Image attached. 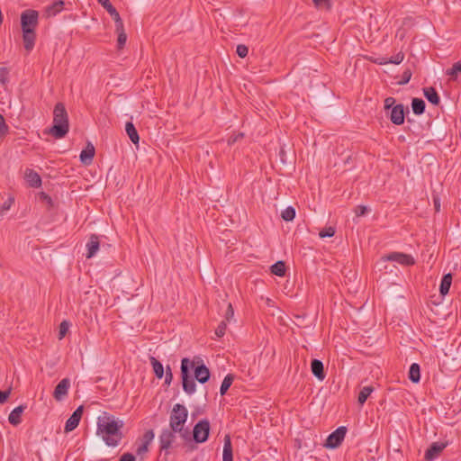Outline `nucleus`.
<instances>
[{
	"label": "nucleus",
	"mask_w": 461,
	"mask_h": 461,
	"mask_svg": "<svg viewBox=\"0 0 461 461\" xmlns=\"http://www.w3.org/2000/svg\"><path fill=\"white\" fill-rule=\"evenodd\" d=\"M124 422L113 415L104 412L97 418L96 435L100 436L108 447H115L122 441V428Z\"/></svg>",
	"instance_id": "nucleus-1"
},
{
	"label": "nucleus",
	"mask_w": 461,
	"mask_h": 461,
	"mask_svg": "<svg viewBox=\"0 0 461 461\" xmlns=\"http://www.w3.org/2000/svg\"><path fill=\"white\" fill-rule=\"evenodd\" d=\"M194 368V378L201 384H205L210 379V371L204 364L194 367V362L185 357L181 361V379L183 390L187 394H193L196 390L194 379L190 376V370Z\"/></svg>",
	"instance_id": "nucleus-2"
},
{
	"label": "nucleus",
	"mask_w": 461,
	"mask_h": 461,
	"mask_svg": "<svg viewBox=\"0 0 461 461\" xmlns=\"http://www.w3.org/2000/svg\"><path fill=\"white\" fill-rule=\"evenodd\" d=\"M69 130L68 115L64 104L58 103L53 111V125L49 132L56 139H61L67 135Z\"/></svg>",
	"instance_id": "nucleus-3"
},
{
	"label": "nucleus",
	"mask_w": 461,
	"mask_h": 461,
	"mask_svg": "<svg viewBox=\"0 0 461 461\" xmlns=\"http://www.w3.org/2000/svg\"><path fill=\"white\" fill-rule=\"evenodd\" d=\"M188 411L186 408L176 403L174 405L169 418V427L174 431H178L184 438H187V431H184V425L186 422Z\"/></svg>",
	"instance_id": "nucleus-4"
},
{
	"label": "nucleus",
	"mask_w": 461,
	"mask_h": 461,
	"mask_svg": "<svg viewBox=\"0 0 461 461\" xmlns=\"http://www.w3.org/2000/svg\"><path fill=\"white\" fill-rule=\"evenodd\" d=\"M210 434V422L207 419L199 420L194 427L193 438L196 443H203Z\"/></svg>",
	"instance_id": "nucleus-5"
},
{
	"label": "nucleus",
	"mask_w": 461,
	"mask_h": 461,
	"mask_svg": "<svg viewBox=\"0 0 461 461\" xmlns=\"http://www.w3.org/2000/svg\"><path fill=\"white\" fill-rule=\"evenodd\" d=\"M346 433H347V428L345 426L339 427L336 430H334L332 433H330L328 436L324 446L327 448H331V449L339 447L341 445V443L346 436Z\"/></svg>",
	"instance_id": "nucleus-6"
},
{
	"label": "nucleus",
	"mask_w": 461,
	"mask_h": 461,
	"mask_svg": "<svg viewBox=\"0 0 461 461\" xmlns=\"http://www.w3.org/2000/svg\"><path fill=\"white\" fill-rule=\"evenodd\" d=\"M39 14L35 10L28 9L21 14V26L22 30L31 29L35 31L38 25Z\"/></svg>",
	"instance_id": "nucleus-7"
},
{
	"label": "nucleus",
	"mask_w": 461,
	"mask_h": 461,
	"mask_svg": "<svg viewBox=\"0 0 461 461\" xmlns=\"http://www.w3.org/2000/svg\"><path fill=\"white\" fill-rule=\"evenodd\" d=\"M176 433L171 428L164 429L159 435V448L160 451H165L166 455L168 454L167 450L171 447L172 443L176 438Z\"/></svg>",
	"instance_id": "nucleus-8"
},
{
	"label": "nucleus",
	"mask_w": 461,
	"mask_h": 461,
	"mask_svg": "<svg viewBox=\"0 0 461 461\" xmlns=\"http://www.w3.org/2000/svg\"><path fill=\"white\" fill-rule=\"evenodd\" d=\"M382 259L384 261H394L402 266H412L415 264V260L411 255L402 252H392L384 256Z\"/></svg>",
	"instance_id": "nucleus-9"
},
{
	"label": "nucleus",
	"mask_w": 461,
	"mask_h": 461,
	"mask_svg": "<svg viewBox=\"0 0 461 461\" xmlns=\"http://www.w3.org/2000/svg\"><path fill=\"white\" fill-rule=\"evenodd\" d=\"M447 442H433L425 452V460H434L441 454V452L447 447Z\"/></svg>",
	"instance_id": "nucleus-10"
},
{
	"label": "nucleus",
	"mask_w": 461,
	"mask_h": 461,
	"mask_svg": "<svg viewBox=\"0 0 461 461\" xmlns=\"http://www.w3.org/2000/svg\"><path fill=\"white\" fill-rule=\"evenodd\" d=\"M70 387V381L68 378L62 379L55 387L53 392V397L57 401H62L68 393Z\"/></svg>",
	"instance_id": "nucleus-11"
},
{
	"label": "nucleus",
	"mask_w": 461,
	"mask_h": 461,
	"mask_svg": "<svg viewBox=\"0 0 461 461\" xmlns=\"http://www.w3.org/2000/svg\"><path fill=\"white\" fill-rule=\"evenodd\" d=\"M404 105L400 104L392 108L390 120L393 124L401 125L404 122Z\"/></svg>",
	"instance_id": "nucleus-12"
},
{
	"label": "nucleus",
	"mask_w": 461,
	"mask_h": 461,
	"mask_svg": "<svg viewBox=\"0 0 461 461\" xmlns=\"http://www.w3.org/2000/svg\"><path fill=\"white\" fill-rule=\"evenodd\" d=\"M36 34L35 31L31 29L23 30V41L24 48L27 51H31L35 44Z\"/></svg>",
	"instance_id": "nucleus-13"
},
{
	"label": "nucleus",
	"mask_w": 461,
	"mask_h": 461,
	"mask_svg": "<svg viewBox=\"0 0 461 461\" xmlns=\"http://www.w3.org/2000/svg\"><path fill=\"white\" fill-rule=\"evenodd\" d=\"M100 246L99 237L95 234H92L86 243L87 254L86 258H93L98 251Z\"/></svg>",
	"instance_id": "nucleus-14"
},
{
	"label": "nucleus",
	"mask_w": 461,
	"mask_h": 461,
	"mask_svg": "<svg viewBox=\"0 0 461 461\" xmlns=\"http://www.w3.org/2000/svg\"><path fill=\"white\" fill-rule=\"evenodd\" d=\"M311 371L312 375L320 381L325 379L323 363L319 359H313L311 363Z\"/></svg>",
	"instance_id": "nucleus-15"
},
{
	"label": "nucleus",
	"mask_w": 461,
	"mask_h": 461,
	"mask_svg": "<svg viewBox=\"0 0 461 461\" xmlns=\"http://www.w3.org/2000/svg\"><path fill=\"white\" fill-rule=\"evenodd\" d=\"M95 152V147L91 143H88L86 148L80 153L81 162L85 165H90L93 161Z\"/></svg>",
	"instance_id": "nucleus-16"
},
{
	"label": "nucleus",
	"mask_w": 461,
	"mask_h": 461,
	"mask_svg": "<svg viewBox=\"0 0 461 461\" xmlns=\"http://www.w3.org/2000/svg\"><path fill=\"white\" fill-rule=\"evenodd\" d=\"M24 410V405H19L15 407L9 414L8 421L14 426L19 425L22 422L21 414L23 412Z\"/></svg>",
	"instance_id": "nucleus-17"
},
{
	"label": "nucleus",
	"mask_w": 461,
	"mask_h": 461,
	"mask_svg": "<svg viewBox=\"0 0 461 461\" xmlns=\"http://www.w3.org/2000/svg\"><path fill=\"white\" fill-rule=\"evenodd\" d=\"M223 461H233L232 445L230 435H225L223 444Z\"/></svg>",
	"instance_id": "nucleus-18"
},
{
	"label": "nucleus",
	"mask_w": 461,
	"mask_h": 461,
	"mask_svg": "<svg viewBox=\"0 0 461 461\" xmlns=\"http://www.w3.org/2000/svg\"><path fill=\"white\" fill-rule=\"evenodd\" d=\"M423 95L426 99L434 105H438L440 103V98L435 90L434 87H425L423 88Z\"/></svg>",
	"instance_id": "nucleus-19"
},
{
	"label": "nucleus",
	"mask_w": 461,
	"mask_h": 461,
	"mask_svg": "<svg viewBox=\"0 0 461 461\" xmlns=\"http://www.w3.org/2000/svg\"><path fill=\"white\" fill-rule=\"evenodd\" d=\"M64 5V2L61 0L54 2L52 5L45 8V15L47 17L57 15L63 10Z\"/></svg>",
	"instance_id": "nucleus-20"
},
{
	"label": "nucleus",
	"mask_w": 461,
	"mask_h": 461,
	"mask_svg": "<svg viewBox=\"0 0 461 461\" xmlns=\"http://www.w3.org/2000/svg\"><path fill=\"white\" fill-rule=\"evenodd\" d=\"M452 283V275L450 273L443 276L439 286V292L441 295L448 294Z\"/></svg>",
	"instance_id": "nucleus-21"
},
{
	"label": "nucleus",
	"mask_w": 461,
	"mask_h": 461,
	"mask_svg": "<svg viewBox=\"0 0 461 461\" xmlns=\"http://www.w3.org/2000/svg\"><path fill=\"white\" fill-rule=\"evenodd\" d=\"M125 131L132 143L138 144L140 137L134 124L131 122H126Z\"/></svg>",
	"instance_id": "nucleus-22"
},
{
	"label": "nucleus",
	"mask_w": 461,
	"mask_h": 461,
	"mask_svg": "<svg viewBox=\"0 0 461 461\" xmlns=\"http://www.w3.org/2000/svg\"><path fill=\"white\" fill-rule=\"evenodd\" d=\"M149 361L152 366L153 371L155 375L161 379L164 376V367L163 365L155 357H149Z\"/></svg>",
	"instance_id": "nucleus-23"
},
{
	"label": "nucleus",
	"mask_w": 461,
	"mask_h": 461,
	"mask_svg": "<svg viewBox=\"0 0 461 461\" xmlns=\"http://www.w3.org/2000/svg\"><path fill=\"white\" fill-rule=\"evenodd\" d=\"M409 379L412 383H415V384L420 381V368L419 364L413 363V364L411 365L410 370H409Z\"/></svg>",
	"instance_id": "nucleus-24"
},
{
	"label": "nucleus",
	"mask_w": 461,
	"mask_h": 461,
	"mask_svg": "<svg viewBox=\"0 0 461 461\" xmlns=\"http://www.w3.org/2000/svg\"><path fill=\"white\" fill-rule=\"evenodd\" d=\"M425 102L420 98H413L411 101V108L415 114L420 115L425 111Z\"/></svg>",
	"instance_id": "nucleus-25"
},
{
	"label": "nucleus",
	"mask_w": 461,
	"mask_h": 461,
	"mask_svg": "<svg viewBox=\"0 0 461 461\" xmlns=\"http://www.w3.org/2000/svg\"><path fill=\"white\" fill-rule=\"evenodd\" d=\"M24 179L29 186L40 187L41 185V175H24Z\"/></svg>",
	"instance_id": "nucleus-26"
},
{
	"label": "nucleus",
	"mask_w": 461,
	"mask_h": 461,
	"mask_svg": "<svg viewBox=\"0 0 461 461\" xmlns=\"http://www.w3.org/2000/svg\"><path fill=\"white\" fill-rule=\"evenodd\" d=\"M271 273L278 276H284L285 275V264L284 261H277L274 265L271 266Z\"/></svg>",
	"instance_id": "nucleus-27"
},
{
	"label": "nucleus",
	"mask_w": 461,
	"mask_h": 461,
	"mask_svg": "<svg viewBox=\"0 0 461 461\" xmlns=\"http://www.w3.org/2000/svg\"><path fill=\"white\" fill-rule=\"evenodd\" d=\"M374 391V388L372 386H365L361 389V391L359 392V394H358V397H357V402L359 404H364L366 402V401L367 400V398L369 397V395L373 393Z\"/></svg>",
	"instance_id": "nucleus-28"
},
{
	"label": "nucleus",
	"mask_w": 461,
	"mask_h": 461,
	"mask_svg": "<svg viewBox=\"0 0 461 461\" xmlns=\"http://www.w3.org/2000/svg\"><path fill=\"white\" fill-rule=\"evenodd\" d=\"M233 380H234V376L231 374H229L224 377V379L221 384V388H220L221 395H224L227 393V391L232 384Z\"/></svg>",
	"instance_id": "nucleus-29"
},
{
	"label": "nucleus",
	"mask_w": 461,
	"mask_h": 461,
	"mask_svg": "<svg viewBox=\"0 0 461 461\" xmlns=\"http://www.w3.org/2000/svg\"><path fill=\"white\" fill-rule=\"evenodd\" d=\"M15 198L13 194H9L7 200L0 206V218L8 212L14 203Z\"/></svg>",
	"instance_id": "nucleus-30"
},
{
	"label": "nucleus",
	"mask_w": 461,
	"mask_h": 461,
	"mask_svg": "<svg viewBox=\"0 0 461 461\" xmlns=\"http://www.w3.org/2000/svg\"><path fill=\"white\" fill-rule=\"evenodd\" d=\"M281 217L285 221H293L295 217V209L293 206L286 207L281 212Z\"/></svg>",
	"instance_id": "nucleus-31"
},
{
	"label": "nucleus",
	"mask_w": 461,
	"mask_h": 461,
	"mask_svg": "<svg viewBox=\"0 0 461 461\" xmlns=\"http://www.w3.org/2000/svg\"><path fill=\"white\" fill-rule=\"evenodd\" d=\"M79 421L80 420L71 415L66 421L65 431L69 432L74 430L78 426Z\"/></svg>",
	"instance_id": "nucleus-32"
},
{
	"label": "nucleus",
	"mask_w": 461,
	"mask_h": 461,
	"mask_svg": "<svg viewBox=\"0 0 461 461\" xmlns=\"http://www.w3.org/2000/svg\"><path fill=\"white\" fill-rule=\"evenodd\" d=\"M98 3L109 13L111 16L115 15L117 10L109 0H97Z\"/></svg>",
	"instance_id": "nucleus-33"
},
{
	"label": "nucleus",
	"mask_w": 461,
	"mask_h": 461,
	"mask_svg": "<svg viewBox=\"0 0 461 461\" xmlns=\"http://www.w3.org/2000/svg\"><path fill=\"white\" fill-rule=\"evenodd\" d=\"M112 17L115 23V32H124L123 22L119 13H116L115 15H113Z\"/></svg>",
	"instance_id": "nucleus-34"
},
{
	"label": "nucleus",
	"mask_w": 461,
	"mask_h": 461,
	"mask_svg": "<svg viewBox=\"0 0 461 461\" xmlns=\"http://www.w3.org/2000/svg\"><path fill=\"white\" fill-rule=\"evenodd\" d=\"M457 73H461V61L456 62L451 68L447 70V74L450 77H456Z\"/></svg>",
	"instance_id": "nucleus-35"
},
{
	"label": "nucleus",
	"mask_w": 461,
	"mask_h": 461,
	"mask_svg": "<svg viewBox=\"0 0 461 461\" xmlns=\"http://www.w3.org/2000/svg\"><path fill=\"white\" fill-rule=\"evenodd\" d=\"M68 328H69V323L67 321H63L59 324V339H63L66 336V334L68 330Z\"/></svg>",
	"instance_id": "nucleus-36"
},
{
	"label": "nucleus",
	"mask_w": 461,
	"mask_h": 461,
	"mask_svg": "<svg viewBox=\"0 0 461 461\" xmlns=\"http://www.w3.org/2000/svg\"><path fill=\"white\" fill-rule=\"evenodd\" d=\"M38 199L43 203H46L50 208L53 205L51 197L45 192H40L38 194Z\"/></svg>",
	"instance_id": "nucleus-37"
},
{
	"label": "nucleus",
	"mask_w": 461,
	"mask_h": 461,
	"mask_svg": "<svg viewBox=\"0 0 461 461\" xmlns=\"http://www.w3.org/2000/svg\"><path fill=\"white\" fill-rule=\"evenodd\" d=\"M118 34V39H117V46H118V49H122L126 43V41H127V35L125 33V32H116Z\"/></svg>",
	"instance_id": "nucleus-38"
},
{
	"label": "nucleus",
	"mask_w": 461,
	"mask_h": 461,
	"mask_svg": "<svg viewBox=\"0 0 461 461\" xmlns=\"http://www.w3.org/2000/svg\"><path fill=\"white\" fill-rule=\"evenodd\" d=\"M335 234V229L333 227H328L320 231L319 236L321 238H330Z\"/></svg>",
	"instance_id": "nucleus-39"
},
{
	"label": "nucleus",
	"mask_w": 461,
	"mask_h": 461,
	"mask_svg": "<svg viewBox=\"0 0 461 461\" xmlns=\"http://www.w3.org/2000/svg\"><path fill=\"white\" fill-rule=\"evenodd\" d=\"M227 329V323L225 321H222L219 323L218 327L215 330V334L217 337H222L224 336Z\"/></svg>",
	"instance_id": "nucleus-40"
},
{
	"label": "nucleus",
	"mask_w": 461,
	"mask_h": 461,
	"mask_svg": "<svg viewBox=\"0 0 461 461\" xmlns=\"http://www.w3.org/2000/svg\"><path fill=\"white\" fill-rule=\"evenodd\" d=\"M236 52L239 55V57L245 58V57H247V55L249 53V48L246 45L239 44L237 46Z\"/></svg>",
	"instance_id": "nucleus-41"
},
{
	"label": "nucleus",
	"mask_w": 461,
	"mask_h": 461,
	"mask_svg": "<svg viewBox=\"0 0 461 461\" xmlns=\"http://www.w3.org/2000/svg\"><path fill=\"white\" fill-rule=\"evenodd\" d=\"M403 59H404L403 53L402 52H399L395 56H393V57H392L391 59H389V63H393V64L398 65V64L402 62Z\"/></svg>",
	"instance_id": "nucleus-42"
},
{
	"label": "nucleus",
	"mask_w": 461,
	"mask_h": 461,
	"mask_svg": "<svg viewBox=\"0 0 461 461\" xmlns=\"http://www.w3.org/2000/svg\"><path fill=\"white\" fill-rule=\"evenodd\" d=\"M8 131V127L5 123V118L0 114V138L5 136Z\"/></svg>",
	"instance_id": "nucleus-43"
},
{
	"label": "nucleus",
	"mask_w": 461,
	"mask_h": 461,
	"mask_svg": "<svg viewBox=\"0 0 461 461\" xmlns=\"http://www.w3.org/2000/svg\"><path fill=\"white\" fill-rule=\"evenodd\" d=\"M154 438V432L152 429L147 430L143 435V443L149 445Z\"/></svg>",
	"instance_id": "nucleus-44"
},
{
	"label": "nucleus",
	"mask_w": 461,
	"mask_h": 461,
	"mask_svg": "<svg viewBox=\"0 0 461 461\" xmlns=\"http://www.w3.org/2000/svg\"><path fill=\"white\" fill-rule=\"evenodd\" d=\"M224 317L225 321H230L234 317V310L230 303L228 304Z\"/></svg>",
	"instance_id": "nucleus-45"
},
{
	"label": "nucleus",
	"mask_w": 461,
	"mask_h": 461,
	"mask_svg": "<svg viewBox=\"0 0 461 461\" xmlns=\"http://www.w3.org/2000/svg\"><path fill=\"white\" fill-rule=\"evenodd\" d=\"M11 392H12L11 388H9L5 391H0V404L5 403L8 400V398L11 394Z\"/></svg>",
	"instance_id": "nucleus-46"
},
{
	"label": "nucleus",
	"mask_w": 461,
	"mask_h": 461,
	"mask_svg": "<svg viewBox=\"0 0 461 461\" xmlns=\"http://www.w3.org/2000/svg\"><path fill=\"white\" fill-rule=\"evenodd\" d=\"M173 380V374L171 372V368L169 366H167V370L165 373V384H170Z\"/></svg>",
	"instance_id": "nucleus-47"
},
{
	"label": "nucleus",
	"mask_w": 461,
	"mask_h": 461,
	"mask_svg": "<svg viewBox=\"0 0 461 461\" xmlns=\"http://www.w3.org/2000/svg\"><path fill=\"white\" fill-rule=\"evenodd\" d=\"M317 7L330 8V0H312Z\"/></svg>",
	"instance_id": "nucleus-48"
},
{
	"label": "nucleus",
	"mask_w": 461,
	"mask_h": 461,
	"mask_svg": "<svg viewBox=\"0 0 461 461\" xmlns=\"http://www.w3.org/2000/svg\"><path fill=\"white\" fill-rule=\"evenodd\" d=\"M367 207L365 205H357L355 209V213L357 216H363L366 213Z\"/></svg>",
	"instance_id": "nucleus-49"
},
{
	"label": "nucleus",
	"mask_w": 461,
	"mask_h": 461,
	"mask_svg": "<svg viewBox=\"0 0 461 461\" xmlns=\"http://www.w3.org/2000/svg\"><path fill=\"white\" fill-rule=\"evenodd\" d=\"M118 461H136V458L131 453H124Z\"/></svg>",
	"instance_id": "nucleus-50"
},
{
	"label": "nucleus",
	"mask_w": 461,
	"mask_h": 461,
	"mask_svg": "<svg viewBox=\"0 0 461 461\" xmlns=\"http://www.w3.org/2000/svg\"><path fill=\"white\" fill-rule=\"evenodd\" d=\"M148 450H149V445L147 443H143L142 442V444L138 447L136 452H137L138 455H142V454L147 453Z\"/></svg>",
	"instance_id": "nucleus-51"
},
{
	"label": "nucleus",
	"mask_w": 461,
	"mask_h": 461,
	"mask_svg": "<svg viewBox=\"0 0 461 461\" xmlns=\"http://www.w3.org/2000/svg\"><path fill=\"white\" fill-rule=\"evenodd\" d=\"M244 136V134L242 132L235 135V136H232L230 137L229 140H228V144L229 145H232L233 143H235L236 141H238L239 140L242 139Z\"/></svg>",
	"instance_id": "nucleus-52"
},
{
	"label": "nucleus",
	"mask_w": 461,
	"mask_h": 461,
	"mask_svg": "<svg viewBox=\"0 0 461 461\" xmlns=\"http://www.w3.org/2000/svg\"><path fill=\"white\" fill-rule=\"evenodd\" d=\"M395 103V99L393 97H387L385 98L384 100V108L385 109H390L391 107L393 106Z\"/></svg>",
	"instance_id": "nucleus-53"
},
{
	"label": "nucleus",
	"mask_w": 461,
	"mask_h": 461,
	"mask_svg": "<svg viewBox=\"0 0 461 461\" xmlns=\"http://www.w3.org/2000/svg\"><path fill=\"white\" fill-rule=\"evenodd\" d=\"M84 407L81 405L76 409V411L72 413V416L81 420L83 414Z\"/></svg>",
	"instance_id": "nucleus-54"
},
{
	"label": "nucleus",
	"mask_w": 461,
	"mask_h": 461,
	"mask_svg": "<svg viewBox=\"0 0 461 461\" xmlns=\"http://www.w3.org/2000/svg\"><path fill=\"white\" fill-rule=\"evenodd\" d=\"M411 77V73L410 70L404 71V73L402 75V80L400 83L401 84H407L410 81Z\"/></svg>",
	"instance_id": "nucleus-55"
},
{
	"label": "nucleus",
	"mask_w": 461,
	"mask_h": 461,
	"mask_svg": "<svg viewBox=\"0 0 461 461\" xmlns=\"http://www.w3.org/2000/svg\"><path fill=\"white\" fill-rule=\"evenodd\" d=\"M433 203H434L435 211L439 212L440 211V200L438 196L433 197Z\"/></svg>",
	"instance_id": "nucleus-56"
},
{
	"label": "nucleus",
	"mask_w": 461,
	"mask_h": 461,
	"mask_svg": "<svg viewBox=\"0 0 461 461\" xmlns=\"http://www.w3.org/2000/svg\"><path fill=\"white\" fill-rule=\"evenodd\" d=\"M375 62L380 65H384L389 63V59L387 58H379L375 59Z\"/></svg>",
	"instance_id": "nucleus-57"
},
{
	"label": "nucleus",
	"mask_w": 461,
	"mask_h": 461,
	"mask_svg": "<svg viewBox=\"0 0 461 461\" xmlns=\"http://www.w3.org/2000/svg\"><path fill=\"white\" fill-rule=\"evenodd\" d=\"M0 81H1V83H2L3 85H5V83H6V81H7V78H6L5 77H4V76H3V77H1Z\"/></svg>",
	"instance_id": "nucleus-58"
},
{
	"label": "nucleus",
	"mask_w": 461,
	"mask_h": 461,
	"mask_svg": "<svg viewBox=\"0 0 461 461\" xmlns=\"http://www.w3.org/2000/svg\"><path fill=\"white\" fill-rule=\"evenodd\" d=\"M284 154H285V150L283 149H281L280 155L283 156Z\"/></svg>",
	"instance_id": "nucleus-59"
},
{
	"label": "nucleus",
	"mask_w": 461,
	"mask_h": 461,
	"mask_svg": "<svg viewBox=\"0 0 461 461\" xmlns=\"http://www.w3.org/2000/svg\"><path fill=\"white\" fill-rule=\"evenodd\" d=\"M25 173H27V171ZM28 173L32 174V173H35V172L32 169H31V170L28 171Z\"/></svg>",
	"instance_id": "nucleus-60"
}]
</instances>
